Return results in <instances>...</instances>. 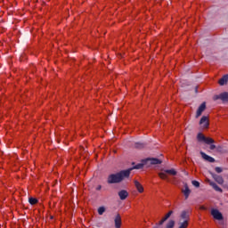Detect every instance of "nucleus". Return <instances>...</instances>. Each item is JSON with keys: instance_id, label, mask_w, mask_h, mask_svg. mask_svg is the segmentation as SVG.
<instances>
[{"instance_id": "obj_1", "label": "nucleus", "mask_w": 228, "mask_h": 228, "mask_svg": "<svg viewBox=\"0 0 228 228\" xmlns=\"http://www.w3.org/2000/svg\"><path fill=\"white\" fill-rule=\"evenodd\" d=\"M131 170H133V168H128L115 174H110L107 178L108 184H118L122 183L124 179H128L129 175H131Z\"/></svg>"}, {"instance_id": "obj_2", "label": "nucleus", "mask_w": 228, "mask_h": 228, "mask_svg": "<svg viewBox=\"0 0 228 228\" xmlns=\"http://www.w3.org/2000/svg\"><path fill=\"white\" fill-rule=\"evenodd\" d=\"M162 161L161 159H156V158H148L142 160V163H139L135 166H134V170H140L143 167H146V168H149L150 167H152V165H161Z\"/></svg>"}, {"instance_id": "obj_3", "label": "nucleus", "mask_w": 228, "mask_h": 228, "mask_svg": "<svg viewBox=\"0 0 228 228\" xmlns=\"http://www.w3.org/2000/svg\"><path fill=\"white\" fill-rule=\"evenodd\" d=\"M170 175H172V169H161V172L159 173V177L164 181H170Z\"/></svg>"}, {"instance_id": "obj_4", "label": "nucleus", "mask_w": 228, "mask_h": 228, "mask_svg": "<svg viewBox=\"0 0 228 228\" xmlns=\"http://www.w3.org/2000/svg\"><path fill=\"white\" fill-rule=\"evenodd\" d=\"M211 215L215 220H224V216L221 214V212H219L218 209L213 208L211 210Z\"/></svg>"}, {"instance_id": "obj_5", "label": "nucleus", "mask_w": 228, "mask_h": 228, "mask_svg": "<svg viewBox=\"0 0 228 228\" xmlns=\"http://www.w3.org/2000/svg\"><path fill=\"white\" fill-rule=\"evenodd\" d=\"M218 99L223 101V102H227V101H228V93L224 92V93H222L218 95L214 96V101H218Z\"/></svg>"}, {"instance_id": "obj_6", "label": "nucleus", "mask_w": 228, "mask_h": 228, "mask_svg": "<svg viewBox=\"0 0 228 228\" xmlns=\"http://www.w3.org/2000/svg\"><path fill=\"white\" fill-rule=\"evenodd\" d=\"M200 125L202 126L203 129H207V127H209V119L208 118V117L203 116L200 120Z\"/></svg>"}, {"instance_id": "obj_7", "label": "nucleus", "mask_w": 228, "mask_h": 228, "mask_svg": "<svg viewBox=\"0 0 228 228\" xmlns=\"http://www.w3.org/2000/svg\"><path fill=\"white\" fill-rule=\"evenodd\" d=\"M201 158L205 159V161H208V163H215V158L206 154L204 151L200 152Z\"/></svg>"}, {"instance_id": "obj_8", "label": "nucleus", "mask_w": 228, "mask_h": 228, "mask_svg": "<svg viewBox=\"0 0 228 228\" xmlns=\"http://www.w3.org/2000/svg\"><path fill=\"white\" fill-rule=\"evenodd\" d=\"M114 224L116 228H120L122 226V217L120 216V214L116 215Z\"/></svg>"}, {"instance_id": "obj_9", "label": "nucleus", "mask_w": 228, "mask_h": 228, "mask_svg": "<svg viewBox=\"0 0 228 228\" xmlns=\"http://www.w3.org/2000/svg\"><path fill=\"white\" fill-rule=\"evenodd\" d=\"M118 195L120 200H126L127 197H129V192L126 190H121L118 192Z\"/></svg>"}, {"instance_id": "obj_10", "label": "nucleus", "mask_w": 228, "mask_h": 228, "mask_svg": "<svg viewBox=\"0 0 228 228\" xmlns=\"http://www.w3.org/2000/svg\"><path fill=\"white\" fill-rule=\"evenodd\" d=\"M206 110V102H204L203 103H201L200 105V107L197 110L196 112V118H199V117H200V115H202L203 111Z\"/></svg>"}, {"instance_id": "obj_11", "label": "nucleus", "mask_w": 228, "mask_h": 228, "mask_svg": "<svg viewBox=\"0 0 228 228\" xmlns=\"http://www.w3.org/2000/svg\"><path fill=\"white\" fill-rule=\"evenodd\" d=\"M211 175L215 181L218 183V184H224V178L215 173H211Z\"/></svg>"}, {"instance_id": "obj_12", "label": "nucleus", "mask_w": 228, "mask_h": 228, "mask_svg": "<svg viewBox=\"0 0 228 228\" xmlns=\"http://www.w3.org/2000/svg\"><path fill=\"white\" fill-rule=\"evenodd\" d=\"M170 216H172V210H169L168 213L159 222V225H163Z\"/></svg>"}, {"instance_id": "obj_13", "label": "nucleus", "mask_w": 228, "mask_h": 228, "mask_svg": "<svg viewBox=\"0 0 228 228\" xmlns=\"http://www.w3.org/2000/svg\"><path fill=\"white\" fill-rule=\"evenodd\" d=\"M185 199H188L190 197V193H191V191L190 190V187H188V184H184V189L182 190Z\"/></svg>"}, {"instance_id": "obj_14", "label": "nucleus", "mask_w": 228, "mask_h": 228, "mask_svg": "<svg viewBox=\"0 0 228 228\" xmlns=\"http://www.w3.org/2000/svg\"><path fill=\"white\" fill-rule=\"evenodd\" d=\"M134 186L139 193H143V185H142L138 180H134Z\"/></svg>"}, {"instance_id": "obj_15", "label": "nucleus", "mask_w": 228, "mask_h": 228, "mask_svg": "<svg viewBox=\"0 0 228 228\" xmlns=\"http://www.w3.org/2000/svg\"><path fill=\"white\" fill-rule=\"evenodd\" d=\"M208 183H209V185L212 186V188H214L216 191H219L220 193L224 191L222 188H220L215 182L209 181Z\"/></svg>"}, {"instance_id": "obj_16", "label": "nucleus", "mask_w": 228, "mask_h": 228, "mask_svg": "<svg viewBox=\"0 0 228 228\" xmlns=\"http://www.w3.org/2000/svg\"><path fill=\"white\" fill-rule=\"evenodd\" d=\"M227 81H228V75H224L222 78H220L219 85L221 86H224V85H225V83H227Z\"/></svg>"}, {"instance_id": "obj_17", "label": "nucleus", "mask_w": 228, "mask_h": 228, "mask_svg": "<svg viewBox=\"0 0 228 228\" xmlns=\"http://www.w3.org/2000/svg\"><path fill=\"white\" fill-rule=\"evenodd\" d=\"M28 202L31 206H35V204H38V200L37 198H28Z\"/></svg>"}, {"instance_id": "obj_18", "label": "nucleus", "mask_w": 228, "mask_h": 228, "mask_svg": "<svg viewBox=\"0 0 228 228\" xmlns=\"http://www.w3.org/2000/svg\"><path fill=\"white\" fill-rule=\"evenodd\" d=\"M207 145H211V143H215V140L210 137H205V141H203Z\"/></svg>"}, {"instance_id": "obj_19", "label": "nucleus", "mask_w": 228, "mask_h": 228, "mask_svg": "<svg viewBox=\"0 0 228 228\" xmlns=\"http://www.w3.org/2000/svg\"><path fill=\"white\" fill-rule=\"evenodd\" d=\"M197 138H198V142H204L206 140L205 135L200 133L198 134Z\"/></svg>"}, {"instance_id": "obj_20", "label": "nucleus", "mask_w": 228, "mask_h": 228, "mask_svg": "<svg viewBox=\"0 0 228 228\" xmlns=\"http://www.w3.org/2000/svg\"><path fill=\"white\" fill-rule=\"evenodd\" d=\"M134 147H135V149H143L145 147V144H143L142 142H135Z\"/></svg>"}, {"instance_id": "obj_21", "label": "nucleus", "mask_w": 228, "mask_h": 228, "mask_svg": "<svg viewBox=\"0 0 228 228\" xmlns=\"http://www.w3.org/2000/svg\"><path fill=\"white\" fill-rule=\"evenodd\" d=\"M105 211H106V208H104V207H100V208H98V215L102 216V215H104Z\"/></svg>"}, {"instance_id": "obj_22", "label": "nucleus", "mask_w": 228, "mask_h": 228, "mask_svg": "<svg viewBox=\"0 0 228 228\" xmlns=\"http://www.w3.org/2000/svg\"><path fill=\"white\" fill-rule=\"evenodd\" d=\"M191 184L195 186V188H200V183L199 181L194 180L191 182Z\"/></svg>"}, {"instance_id": "obj_23", "label": "nucleus", "mask_w": 228, "mask_h": 228, "mask_svg": "<svg viewBox=\"0 0 228 228\" xmlns=\"http://www.w3.org/2000/svg\"><path fill=\"white\" fill-rule=\"evenodd\" d=\"M215 170H216V172L217 174H222V172H224V170H223L222 167H216L215 168Z\"/></svg>"}, {"instance_id": "obj_24", "label": "nucleus", "mask_w": 228, "mask_h": 228, "mask_svg": "<svg viewBox=\"0 0 228 228\" xmlns=\"http://www.w3.org/2000/svg\"><path fill=\"white\" fill-rule=\"evenodd\" d=\"M165 228H172V220H169Z\"/></svg>"}, {"instance_id": "obj_25", "label": "nucleus", "mask_w": 228, "mask_h": 228, "mask_svg": "<svg viewBox=\"0 0 228 228\" xmlns=\"http://www.w3.org/2000/svg\"><path fill=\"white\" fill-rule=\"evenodd\" d=\"M209 149H210V151H215V149H216V145L211 144Z\"/></svg>"}, {"instance_id": "obj_26", "label": "nucleus", "mask_w": 228, "mask_h": 228, "mask_svg": "<svg viewBox=\"0 0 228 228\" xmlns=\"http://www.w3.org/2000/svg\"><path fill=\"white\" fill-rule=\"evenodd\" d=\"M177 175V171H175V169H172V175Z\"/></svg>"}, {"instance_id": "obj_27", "label": "nucleus", "mask_w": 228, "mask_h": 228, "mask_svg": "<svg viewBox=\"0 0 228 228\" xmlns=\"http://www.w3.org/2000/svg\"><path fill=\"white\" fill-rule=\"evenodd\" d=\"M102 189V186H101V185H98L97 187H96V190L99 191H101Z\"/></svg>"}, {"instance_id": "obj_28", "label": "nucleus", "mask_w": 228, "mask_h": 228, "mask_svg": "<svg viewBox=\"0 0 228 228\" xmlns=\"http://www.w3.org/2000/svg\"><path fill=\"white\" fill-rule=\"evenodd\" d=\"M200 209H202V210L204 211V210H206V207L201 206V207H200Z\"/></svg>"}, {"instance_id": "obj_29", "label": "nucleus", "mask_w": 228, "mask_h": 228, "mask_svg": "<svg viewBox=\"0 0 228 228\" xmlns=\"http://www.w3.org/2000/svg\"><path fill=\"white\" fill-rule=\"evenodd\" d=\"M175 224V222L172 221V227Z\"/></svg>"}, {"instance_id": "obj_30", "label": "nucleus", "mask_w": 228, "mask_h": 228, "mask_svg": "<svg viewBox=\"0 0 228 228\" xmlns=\"http://www.w3.org/2000/svg\"><path fill=\"white\" fill-rule=\"evenodd\" d=\"M195 92H196V94H197V92H198V91H197V87H196V89H195Z\"/></svg>"}]
</instances>
